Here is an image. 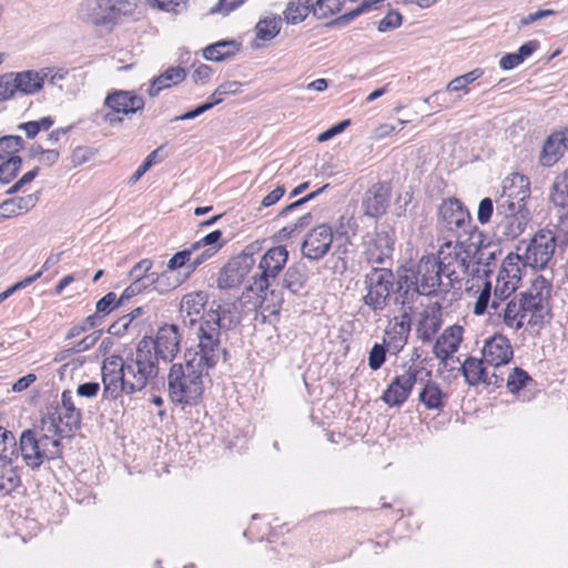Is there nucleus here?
<instances>
[{"label":"nucleus","instance_id":"obj_8","mask_svg":"<svg viewBox=\"0 0 568 568\" xmlns=\"http://www.w3.org/2000/svg\"><path fill=\"white\" fill-rule=\"evenodd\" d=\"M366 294L362 302L373 313L381 314L389 305L395 292V273L388 267H373L364 276Z\"/></svg>","mask_w":568,"mask_h":568},{"label":"nucleus","instance_id":"obj_36","mask_svg":"<svg viewBox=\"0 0 568 568\" xmlns=\"http://www.w3.org/2000/svg\"><path fill=\"white\" fill-rule=\"evenodd\" d=\"M254 253L253 245L246 246L242 253L232 257L226 263L227 272L236 274L243 281L255 264Z\"/></svg>","mask_w":568,"mask_h":568},{"label":"nucleus","instance_id":"obj_55","mask_svg":"<svg viewBox=\"0 0 568 568\" xmlns=\"http://www.w3.org/2000/svg\"><path fill=\"white\" fill-rule=\"evenodd\" d=\"M529 381L530 376L526 371L515 367L507 377L506 386L510 393L516 394L523 389Z\"/></svg>","mask_w":568,"mask_h":568},{"label":"nucleus","instance_id":"obj_50","mask_svg":"<svg viewBox=\"0 0 568 568\" xmlns=\"http://www.w3.org/2000/svg\"><path fill=\"white\" fill-rule=\"evenodd\" d=\"M440 322L439 320L433 315V316H424L417 325L416 333L419 339L423 342H429L433 336L437 333L439 329Z\"/></svg>","mask_w":568,"mask_h":568},{"label":"nucleus","instance_id":"obj_13","mask_svg":"<svg viewBox=\"0 0 568 568\" xmlns=\"http://www.w3.org/2000/svg\"><path fill=\"white\" fill-rule=\"evenodd\" d=\"M87 20L94 26L115 24L122 16H131L134 6L131 0H87Z\"/></svg>","mask_w":568,"mask_h":568},{"label":"nucleus","instance_id":"obj_62","mask_svg":"<svg viewBox=\"0 0 568 568\" xmlns=\"http://www.w3.org/2000/svg\"><path fill=\"white\" fill-rule=\"evenodd\" d=\"M222 232L220 230L212 231L206 234L200 241L193 243L192 250L197 251L202 246L217 247V251L222 247Z\"/></svg>","mask_w":568,"mask_h":568},{"label":"nucleus","instance_id":"obj_35","mask_svg":"<svg viewBox=\"0 0 568 568\" xmlns=\"http://www.w3.org/2000/svg\"><path fill=\"white\" fill-rule=\"evenodd\" d=\"M486 362L484 358L468 357L460 366L463 376L469 386H477L486 382Z\"/></svg>","mask_w":568,"mask_h":568},{"label":"nucleus","instance_id":"obj_61","mask_svg":"<svg viewBox=\"0 0 568 568\" xmlns=\"http://www.w3.org/2000/svg\"><path fill=\"white\" fill-rule=\"evenodd\" d=\"M102 331H94L93 333L84 336L81 341L75 343L72 347L67 348L65 353H82L89 351L95 345L101 337Z\"/></svg>","mask_w":568,"mask_h":568},{"label":"nucleus","instance_id":"obj_24","mask_svg":"<svg viewBox=\"0 0 568 568\" xmlns=\"http://www.w3.org/2000/svg\"><path fill=\"white\" fill-rule=\"evenodd\" d=\"M144 99L133 91L114 90L104 99V106L129 115L142 111L144 108Z\"/></svg>","mask_w":568,"mask_h":568},{"label":"nucleus","instance_id":"obj_54","mask_svg":"<svg viewBox=\"0 0 568 568\" xmlns=\"http://www.w3.org/2000/svg\"><path fill=\"white\" fill-rule=\"evenodd\" d=\"M217 252V247H209L204 250L201 254L196 255L194 258L191 257V264L189 265V272H185L183 276L176 277L173 282V286L181 285L186 278L191 276V274L206 260L212 257Z\"/></svg>","mask_w":568,"mask_h":568},{"label":"nucleus","instance_id":"obj_7","mask_svg":"<svg viewBox=\"0 0 568 568\" xmlns=\"http://www.w3.org/2000/svg\"><path fill=\"white\" fill-rule=\"evenodd\" d=\"M447 252L442 250L437 263L440 266L444 277L447 280L444 291L449 292L469 275L471 276V245L458 240L452 246L447 245Z\"/></svg>","mask_w":568,"mask_h":568},{"label":"nucleus","instance_id":"obj_31","mask_svg":"<svg viewBox=\"0 0 568 568\" xmlns=\"http://www.w3.org/2000/svg\"><path fill=\"white\" fill-rule=\"evenodd\" d=\"M241 48L242 43L236 40H220L205 47L202 55L207 61L222 62L239 53Z\"/></svg>","mask_w":568,"mask_h":568},{"label":"nucleus","instance_id":"obj_45","mask_svg":"<svg viewBox=\"0 0 568 568\" xmlns=\"http://www.w3.org/2000/svg\"><path fill=\"white\" fill-rule=\"evenodd\" d=\"M516 260H519V257L516 256V258H514L511 255H508L504 260L501 267L497 275V278L499 281L515 282L514 284L519 285V282L521 278L520 277V267H519L518 261H516Z\"/></svg>","mask_w":568,"mask_h":568},{"label":"nucleus","instance_id":"obj_51","mask_svg":"<svg viewBox=\"0 0 568 568\" xmlns=\"http://www.w3.org/2000/svg\"><path fill=\"white\" fill-rule=\"evenodd\" d=\"M195 251L192 250V246L189 248H184L182 251L176 252L168 262L166 264V273L168 272H175L179 270H184L185 272H189V265L191 264V256Z\"/></svg>","mask_w":568,"mask_h":568},{"label":"nucleus","instance_id":"obj_40","mask_svg":"<svg viewBox=\"0 0 568 568\" xmlns=\"http://www.w3.org/2000/svg\"><path fill=\"white\" fill-rule=\"evenodd\" d=\"M313 0H292L284 10V20L290 24H297L312 12Z\"/></svg>","mask_w":568,"mask_h":568},{"label":"nucleus","instance_id":"obj_60","mask_svg":"<svg viewBox=\"0 0 568 568\" xmlns=\"http://www.w3.org/2000/svg\"><path fill=\"white\" fill-rule=\"evenodd\" d=\"M402 23H403V16L396 10H390L378 22L377 30L379 32H386V31L399 28L402 26Z\"/></svg>","mask_w":568,"mask_h":568},{"label":"nucleus","instance_id":"obj_41","mask_svg":"<svg viewBox=\"0 0 568 568\" xmlns=\"http://www.w3.org/2000/svg\"><path fill=\"white\" fill-rule=\"evenodd\" d=\"M549 200L555 206L568 209V170L555 178Z\"/></svg>","mask_w":568,"mask_h":568},{"label":"nucleus","instance_id":"obj_23","mask_svg":"<svg viewBox=\"0 0 568 568\" xmlns=\"http://www.w3.org/2000/svg\"><path fill=\"white\" fill-rule=\"evenodd\" d=\"M464 328L459 325L447 327L434 344V355L440 361V366L446 367L448 361H453V354L458 351L463 341Z\"/></svg>","mask_w":568,"mask_h":568},{"label":"nucleus","instance_id":"obj_53","mask_svg":"<svg viewBox=\"0 0 568 568\" xmlns=\"http://www.w3.org/2000/svg\"><path fill=\"white\" fill-rule=\"evenodd\" d=\"M417 285V273L414 267L402 266L395 274V291H400L405 287H414Z\"/></svg>","mask_w":568,"mask_h":568},{"label":"nucleus","instance_id":"obj_3","mask_svg":"<svg viewBox=\"0 0 568 568\" xmlns=\"http://www.w3.org/2000/svg\"><path fill=\"white\" fill-rule=\"evenodd\" d=\"M129 381L134 393L141 392L153 382L159 374V358L153 352V338L144 336L131 352L123 358Z\"/></svg>","mask_w":568,"mask_h":568},{"label":"nucleus","instance_id":"obj_11","mask_svg":"<svg viewBox=\"0 0 568 568\" xmlns=\"http://www.w3.org/2000/svg\"><path fill=\"white\" fill-rule=\"evenodd\" d=\"M103 383V397L109 400L118 399L123 393L134 394L132 385L126 374L123 357L111 355L103 359L101 366Z\"/></svg>","mask_w":568,"mask_h":568},{"label":"nucleus","instance_id":"obj_27","mask_svg":"<svg viewBox=\"0 0 568 568\" xmlns=\"http://www.w3.org/2000/svg\"><path fill=\"white\" fill-rule=\"evenodd\" d=\"M152 265L153 262L150 258H143L131 268L129 275L131 278L141 277L150 280L151 284H153V290L160 293L175 288V286H173V283H166V281L169 280L166 272H163L161 274L156 272H150Z\"/></svg>","mask_w":568,"mask_h":568},{"label":"nucleus","instance_id":"obj_42","mask_svg":"<svg viewBox=\"0 0 568 568\" xmlns=\"http://www.w3.org/2000/svg\"><path fill=\"white\" fill-rule=\"evenodd\" d=\"M281 28L282 18L280 16L265 17L256 23L255 34L260 40L270 41L280 33Z\"/></svg>","mask_w":568,"mask_h":568},{"label":"nucleus","instance_id":"obj_20","mask_svg":"<svg viewBox=\"0 0 568 568\" xmlns=\"http://www.w3.org/2000/svg\"><path fill=\"white\" fill-rule=\"evenodd\" d=\"M514 356V349L509 339L501 335L495 334L485 341L483 347V358L487 365L495 369L507 365Z\"/></svg>","mask_w":568,"mask_h":568},{"label":"nucleus","instance_id":"obj_38","mask_svg":"<svg viewBox=\"0 0 568 568\" xmlns=\"http://www.w3.org/2000/svg\"><path fill=\"white\" fill-rule=\"evenodd\" d=\"M446 398L447 395L433 381H428L419 392V400L427 409H442Z\"/></svg>","mask_w":568,"mask_h":568},{"label":"nucleus","instance_id":"obj_57","mask_svg":"<svg viewBox=\"0 0 568 568\" xmlns=\"http://www.w3.org/2000/svg\"><path fill=\"white\" fill-rule=\"evenodd\" d=\"M491 300V283L485 280L483 288L475 302L474 313L476 315H483L487 312L489 307V302Z\"/></svg>","mask_w":568,"mask_h":568},{"label":"nucleus","instance_id":"obj_4","mask_svg":"<svg viewBox=\"0 0 568 568\" xmlns=\"http://www.w3.org/2000/svg\"><path fill=\"white\" fill-rule=\"evenodd\" d=\"M568 245V217L554 230H539L525 251V262L535 270L545 268L554 256L556 246Z\"/></svg>","mask_w":568,"mask_h":568},{"label":"nucleus","instance_id":"obj_5","mask_svg":"<svg viewBox=\"0 0 568 568\" xmlns=\"http://www.w3.org/2000/svg\"><path fill=\"white\" fill-rule=\"evenodd\" d=\"M61 456V443L38 429H24L19 436V458L31 469H38L44 460Z\"/></svg>","mask_w":568,"mask_h":568},{"label":"nucleus","instance_id":"obj_14","mask_svg":"<svg viewBox=\"0 0 568 568\" xmlns=\"http://www.w3.org/2000/svg\"><path fill=\"white\" fill-rule=\"evenodd\" d=\"M50 427L60 437H69L81 425L82 414L73 402L71 390H63L61 394V406H57L49 413Z\"/></svg>","mask_w":568,"mask_h":568},{"label":"nucleus","instance_id":"obj_6","mask_svg":"<svg viewBox=\"0 0 568 568\" xmlns=\"http://www.w3.org/2000/svg\"><path fill=\"white\" fill-rule=\"evenodd\" d=\"M551 284L542 276H538L531 285L520 293V300L525 316H529L528 325L531 327H544L552 320L551 305Z\"/></svg>","mask_w":568,"mask_h":568},{"label":"nucleus","instance_id":"obj_29","mask_svg":"<svg viewBox=\"0 0 568 568\" xmlns=\"http://www.w3.org/2000/svg\"><path fill=\"white\" fill-rule=\"evenodd\" d=\"M207 303V295L204 292H192L183 296L181 301V313L184 317V322H189L190 325H194L197 322H202V314Z\"/></svg>","mask_w":568,"mask_h":568},{"label":"nucleus","instance_id":"obj_30","mask_svg":"<svg viewBox=\"0 0 568 568\" xmlns=\"http://www.w3.org/2000/svg\"><path fill=\"white\" fill-rule=\"evenodd\" d=\"M410 315L402 314L399 320L395 317V322L386 328L385 334L388 337L387 346L394 353L400 352L407 343L410 332Z\"/></svg>","mask_w":568,"mask_h":568},{"label":"nucleus","instance_id":"obj_10","mask_svg":"<svg viewBox=\"0 0 568 568\" xmlns=\"http://www.w3.org/2000/svg\"><path fill=\"white\" fill-rule=\"evenodd\" d=\"M530 212L526 203L509 200H496L495 222L497 232L506 240H515L524 233Z\"/></svg>","mask_w":568,"mask_h":568},{"label":"nucleus","instance_id":"obj_49","mask_svg":"<svg viewBox=\"0 0 568 568\" xmlns=\"http://www.w3.org/2000/svg\"><path fill=\"white\" fill-rule=\"evenodd\" d=\"M22 166V159L20 156H9L2 160L0 164V182L2 184L10 183L19 173Z\"/></svg>","mask_w":568,"mask_h":568},{"label":"nucleus","instance_id":"obj_63","mask_svg":"<svg viewBox=\"0 0 568 568\" xmlns=\"http://www.w3.org/2000/svg\"><path fill=\"white\" fill-rule=\"evenodd\" d=\"M495 206L494 202L490 197H484L479 204L477 210V220L481 225H485L490 222L494 215Z\"/></svg>","mask_w":568,"mask_h":568},{"label":"nucleus","instance_id":"obj_37","mask_svg":"<svg viewBox=\"0 0 568 568\" xmlns=\"http://www.w3.org/2000/svg\"><path fill=\"white\" fill-rule=\"evenodd\" d=\"M19 459V439L11 430L0 426V460L12 465Z\"/></svg>","mask_w":568,"mask_h":568},{"label":"nucleus","instance_id":"obj_52","mask_svg":"<svg viewBox=\"0 0 568 568\" xmlns=\"http://www.w3.org/2000/svg\"><path fill=\"white\" fill-rule=\"evenodd\" d=\"M242 83L239 81H226L220 84L214 92L207 98V101L214 108L223 102L224 98L229 94H235L240 91Z\"/></svg>","mask_w":568,"mask_h":568},{"label":"nucleus","instance_id":"obj_25","mask_svg":"<svg viewBox=\"0 0 568 568\" xmlns=\"http://www.w3.org/2000/svg\"><path fill=\"white\" fill-rule=\"evenodd\" d=\"M530 196L529 179L520 173H513L503 182V193L497 200L525 203Z\"/></svg>","mask_w":568,"mask_h":568},{"label":"nucleus","instance_id":"obj_43","mask_svg":"<svg viewBox=\"0 0 568 568\" xmlns=\"http://www.w3.org/2000/svg\"><path fill=\"white\" fill-rule=\"evenodd\" d=\"M419 295H422V293H419V287L415 285L414 287H405L400 291H395L393 300L396 304H400L402 314L410 315V312L414 308V303Z\"/></svg>","mask_w":568,"mask_h":568},{"label":"nucleus","instance_id":"obj_44","mask_svg":"<svg viewBox=\"0 0 568 568\" xmlns=\"http://www.w3.org/2000/svg\"><path fill=\"white\" fill-rule=\"evenodd\" d=\"M20 475L17 466L3 464L0 470V493L7 495L20 485Z\"/></svg>","mask_w":568,"mask_h":568},{"label":"nucleus","instance_id":"obj_15","mask_svg":"<svg viewBox=\"0 0 568 568\" xmlns=\"http://www.w3.org/2000/svg\"><path fill=\"white\" fill-rule=\"evenodd\" d=\"M287 258L288 252L285 246L278 245L267 250L260 261L261 273L253 277L251 290L258 294L264 293L270 286V280L276 278Z\"/></svg>","mask_w":568,"mask_h":568},{"label":"nucleus","instance_id":"obj_1","mask_svg":"<svg viewBox=\"0 0 568 568\" xmlns=\"http://www.w3.org/2000/svg\"><path fill=\"white\" fill-rule=\"evenodd\" d=\"M220 358L197 347L187 348L184 363H174L168 375L170 399L181 406H194L203 395V374L213 368Z\"/></svg>","mask_w":568,"mask_h":568},{"label":"nucleus","instance_id":"obj_16","mask_svg":"<svg viewBox=\"0 0 568 568\" xmlns=\"http://www.w3.org/2000/svg\"><path fill=\"white\" fill-rule=\"evenodd\" d=\"M415 273H417V286L419 293L424 296H437L444 291L445 283L443 281L444 274L434 255L423 256L415 265Z\"/></svg>","mask_w":568,"mask_h":568},{"label":"nucleus","instance_id":"obj_39","mask_svg":"<svg viewBox=\"0 0 568 568\" xmlns=\"http://www.w3.org/2000/svg\"><path fill=\"white\" fill-rule=\"evenodd\" d=\"M503 318L504 323L515 331H518L524 326L526 316L518 294H516L513 300L507 302L505 308L503 310Z\"/></svg>","mask_w":568,"mask_h":568},{"label":"nucleus","instance_id":"obj_28","mask_svg":"<svg viewBox=\"0 0 568 568\" xmlns=\"http://www.w3.org/2000/svg\"><path fill=\"white\" fill-rule=\"evenodd\" d=\"M567 149L568 130L552 133L544 143L540 154V163L544 166H551L559 160Z\"/></svg>","mask_w":568,"mask_h":568},{"label":"nucleus","instance_id":"obj_59","mask_svg":"<svg viewBox=\"0 0 568 568\" xmlns=\"http://www.w3.org/2000/svg\"><path fill=\"white\" fill-rule=\"evenodd\" d=\"M120 304H118L116 294L113 292H110L97 302L95 312L102 318H104L108 314H110Z\"/></svg>","mask_w":568,"mask_h":568},{"label":"nucleus","instance_id":"obj_2","mask_svg":"<svg viewBox=\"0 0 568 568\" xmlns=\"http://www.w3.org/2000/svg\"><path fill=\"white\" fill-rule=\"evenodd\" d=\"M240 323V314L234 303L220 304L212 302L211 306L202 314V322L197 329V347L215 354L219 358L227 355L221 347V332L231 331Z\"/></svg>","mask_w":568,"mask_h":568},{"label":"nucleus","instance_id":"obj_18","mask_svg":"<svg viewBox=\"0 0 568 568\" xmlns=\"http://www.w3.org/2000/svg\"><path fill=\"white\" fill-rule=\"evenodd\" d=\"M420 369L409 366L402 375L396 376L382 395V399L390 407L402 406L412 393Z\"/></svg>","mask_w":568,"mask_h":568},{"label":"nucleus","instance_id":"obj_21","mask_svg":"<svg viewBox=\"0 0 568 568\" xmlns=\"http://www.w3.org/2000/svg\"><path fill=\"white\" fill-rule=\"evenodd\" d=\"M181 334L175 324H165L158 329L153 338V352L158 358L172 362L180 351Z\"/></svg>","mask_w":568,"mask_h":568},{"label":"nucleus","instance_id":"obj_64","mask_svg":"<svg viewBox=\"0 0 568 568\" xmlns=\"http://www.w3.org/2000/svg\"><path fill=\"white\" fill-rule=\"evenodd\" d=\"M242 283V280L234 274L227 272V265L221 270L217 277V287L221 290H229L239 286Z\"/></svg>","mask_w":568,"mask_h":568},{"label":"nucleus","instance_id":"obj_34","mask_svg":"<svg viewBox=\"0 0 568 568\" xmlns=\"http://www.w3.org/2000/svg\"><path fill=\"white\" fill-rule=\"evenodd\" d=\"M38 201L39 196L37 193L6 200L0 204V220L18 215L21 211L28 212L36 206Z\"/></svg>","mask_w":568,"mask_h":568},{"label":"nucleus","instance_id":"obj_48","mask_svg":"<svg viewBox=\"0 0 568 568\" xmlns=\"http://www.w3.org/2000/svg\"><path fill=\"white\" fill-rule=\"evenodd\" d=\"M24 141L19 135H4L0 138V160L9 156H18L17 153L23 149Z\"/></svg>","mask_w":568,"mask_h":568},{"label":"nucleus","instance_id":"obj_47","mask_svg":"<svg viewBox=\"0 0 568 568\" xmlns=\"http://www.w3.org/2000/svg\"><path fill=\"white\" fill-rule=\"evenodd\" d=\"M345 0H316L312 13L318 19H325L341 11Z\"/></svg>","mask_w":568,"mask_h":568},{"label":"nucleus","instance_id":"obj_19","mask_svg":"<svg viewBox=\"0 0 568 568\" xmlns=\"http://www.w3.org/2000/svg\"><path fill=\"white\" fill-rule=\"evenodd\" d=\"M333 242V231L328 224H321L312 229L302 243V254L313 261L323 258Z\"/></svg>","mask_w":568,"mask_h":568},{"label":"nucleus","instance_id":"obj_17","mask_svg":"<svg viewBox=\"0 0 568 568\" xmlns=\"http://www.w3.org/2000/svg\"><path fill=\"white\" fill-rule=\"evenodd\" d=\"M475 240L468 245H471V277L473 278H487L493 273V266L496 264L497 257L501 254L499 243L488 242L484 243V234L481 236L476 234Z\"/></svg>","mask_w":568,"mask_h":568},{"label":"nucleus","instance_id":"obj_32","mask_svg":"<svg viewBox=\"0 0 568 568\" xmlns=\"http://www.w3.org/2000/svg\"><path fill=\"white\" fill-rule=\"evenodd\" d=\"M308 273L310 271L305 263H293L284 273L283 287L292 294H300L306 287Z\"/></svg>","mask_w":568,"mask_h":568},{"label":"nucleus","instance_id":"obj_58","mask_svg":"<svg viewBox=\"0 0 568 568\" xmlns=\"http://www.w3.org/2000/svg\"><path fill=\"white\" fill-rule=\"evenodd\" d=\"M387 347L385 344H374L368 355V366L373 371L379 369L386 361Z\"/></svg>","mask_w":568,"mask_h":568},{"label":"nucleus","instance_id":"obj_46","mask_svg":"<svg viewBox=\"0 0 568 568\" xmlns=\"http://www.w3.org/2000/svg\"><path fill=\"white\" fill-rule=\"evenodd\" d=\"M484 74V70L476 68L463 75L454 78L448 82L446 90L448 92L465 91L468 92V84L473 83Z\"/></svg>","mask_w":568,"mask_h":568},{"label":"nucleus","instance_id":"obj_22","mask_svg":"<svg viewBox=\"0 0 568 568\" xmlns=\"http://www.w3.org/2000/svg\"><path fill=\"white\" fill-rule=\"evenodd\" d=\"M390 202V187L386 183H375L365 193L362 200L364 214L377 219L384 215Z\"/></svg>","mask_w":568,"mask_h":568},{"label":"nucleus","instance_id":"obj_33","mask_svg":"<svg viewBox=\"0 0 568 568\" xmlns=\"http://www.w3.org/2000/svg\"><path fill=\"white\" fill-rule=\"evenodd\" d=\"M186 78L182 67H170L160 75L153 78L148 90L150 97H156L162 90L181 83Z\"/></svg>","mask_w":568,"mask_h":568},{"label":"nucleus","instance_id":"obj_26","mask_svg":"<svg viewBox=\"0 0 568 568\" xmlns=\"http://www.w3.org/2000/svg\"><path fill=\"white\" fill-rule=\"evenodd\" d=\"M49 69H41L39 71L28 70L13 73V87L16 92L23 94H34L43 87L44 80L50 75Z\"/></svg>","mask_w":568,"mask_h":568},{"label":"nucleus","instance_id":"obj_56","mask_svg":"<svg viewBox=\"0 0 568 568\" xmlns=\"http://www.w3.org/2000/svg\"><path fill=\"white\" fill-rule=\"evenodd\" d=\"M187 0H145V3L153 8L165 12L180 13L185 9Z\"/></svg>","mask_w":568,"mask_h":568},{"label":"nucleus","instance_id":"obj_12","mask_svg":"<svg viewBox=\"0 0 568 568\" xmlns=\"http://www.w3.org/2000/svg\"><path fill=\"white\" fill-rule=\"evenodd\" d=\"M395 231L390 225L382 224L363 237L366 261L372 265H384L392 258L395 245Z\"/></svg>","mask_w":568,"mask_h":568},{"label":"nucleus","instance_id":"obj_9","mask_svg":"<svg viewBox=\"0 0 568 568\" xmlns=\"http://www.w3.org/2000/svg\"><path fill=\"white\" fill-rule=\"evenodd\" d=\"M438 225L452 233L458 240L467 236V240H475L476 234L481 236V231L473 223L471 215L467 207L456 197L444 200L437 210Z\"/></svg>","mask_w":568,"mask_h":568}]
</instances>
